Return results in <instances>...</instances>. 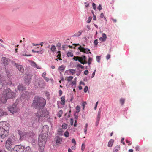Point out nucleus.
Here are the masks:
<instances>
[{"label": "nucleus", "mask_w": 152, "mask_h": 152, "mask_svg": "<svg viewBox=\"0 0 152 152\" xmlns=\"http://www.w3.org/2000/svg\"><path fill=\"white\" fill-rule=\"evenodd\" d=\"M49 130L47 125H44L43 127L42 134L39 137L38 145L39 150L40 152H43L45 144L47 140V133Z\"/></svg>", "instance_id": "obj_1"}, {"label": "nucleus", "mask_w": 152, "mask_h": 152, "mask_svg": "<svg viewBox=\"0 0 152 152\" xmlns=\"http://www.w3.org/2000/svg\"><path fill=\"white\" fill-rule=\"evenodd\" d=\"M9 127V124L6 122H0V137L4 138L8 135Z\"/></svg>", "instance_id": "obj_2"}, {"label": "nucleus", "mask_w": 152, "mask_h": 152, "mask_svg": "<svg viewBox=\"0 0 152 152\" xmlns=\"http://www.w3.org/2000/svg\"><path fill=\"white\" fill-rule=\"evenodd\" d=\"M18 89L20 92L21 96L17 100V104H20V102H22L23 99H28L29 96L30 94L27 91H25V88L22 86L20 85L18 86Z\"/></svg>", "instance_id": "obj_3"}, {"label": "nucleus", "mask_w": 152, "mask_h": 152, "mask_svg": "<svg viewBox=\"0 0 152 152\" xmlns=\"http://www.w3.org/2000/svg\"><path fill=\"white\" fill-rule=\"evenodd\" d=\"M42 105L41 108H39L35 114V115L38 118V120L40 121H43L44 119H45L46 118H49L48 111L46 109H44L45 105Z\"/></svg>", "instance_id": "obj_4"}, {"label": "nucleus", "mask_w": 152, "mask_h": 152, "mask_svg": "<svg viewBox=\"0 0 152 152\" xmlns=\"http://www.w3.org/2000/svg\"><path fill=\"white\" fill-rule=\"evenodd\" d=\"M3 96L0 100V104H4L6 102L7 99L14 97L15 94L10 89L8 88L3 91Z\"/></svg>", "instance_id": "obj_5"}, {"label": "nucleus", "mask_w": 152, "mask_h": 152, "mask_svg": "<svg viewBox=\"0 0 152 152\" xmlns=\"http://www.w3.org/2000/svg\"><path fill=\"white\" fill-rule=\"evenodd\" d=\"M11 152H31V150L29 146L25 148L23 146L18 145L15 146Z\"/></svg>", "instance_id": "obj_6"}, {"label": "nucleus", "mask_w": 152, "mask_h": 152, "mask_svg": "<svg viewBox=\"0 0 152 152\" xmlns=\"http://www.w3.org/2000/svg\"><path fill=\"white\" fill-rule=\"evenodd\" d=\"M16 141L14 137L9 138L6 142L5 146L7 149L10 150L12 146L16 143Z\"/></svg>", "instance_id": "obj_7"}, {"label": "nucleus", "mask_w": 152, "mask_h": 152, "mask_svg": "<svg viewBox=\"0 0 152 152\" xmlns=\"http://www.w3.org/2000/svg\"><path fill=\"white\" fill-rule=\"evenodd\" d=\"M33 103L34 104H45L46 100L42 97L35 96L33 100Z\"/></svg>", "instance_id": "obj_8"}, {"label": "nucleus", "mask_w": 152, "mask_h": 152, "mask_svg": "<svg viewBox=\"0 0 152 152\" xmlns=\"http://www.w3.org/2000/svg\"><path fill=\"white\" fill-rule=\"evenodd\" d=\"M7 107L9 111L12 114L17 112L19 110L16 105H10Z\"/></svg>", "instance_id": "obj_9"}, {"label": "nucleus", "mask_w": 152, "mask_h": 152, "mask_svg": "<svg viewBox=\"0 0 152 152\" xmlns=\"http://www.w3.org/2000/svg\"><path fill=\"white\" fill-rule=\"evenodd\" d=\"M79 49L80 51L82 52H83L85 53L88 54V53H91V52H90V50L87 48H84L82 47L81 46L78 48Z\"/></svg>", "instance_id": "obj_10"}, {"label": "nucleus", "mask_w": 152, "mask_h": 152, "mask_svg": "<svg viewBox=\"0 0 152 152\" xmlns=\"http://www.w3.org/2000/svg\"><path fill=\"white\" fill-rule=\"evenodd\" d=\"M19 133L20 135V139L22 140L25 139L27 136L26 133L25 132L20 131L19 132Z\"/></svg>", "instance_id": "obj_11"}, {"label": "nucleus", "mask_w": 152, "mask_h": 152, "mask_svg": "<svg viewBox=\"0 0 152 152\" xmlns=\"http://www.w3.org/2000/svg\"><path fill=\"white\" fill-rule=\"evenodd\" d=\"M15 65L17 69L21 72H23L24 71V70L23 66L20 65H17L16 63H15Z\"/></svg>", "instance_id": "obj_12"}, {"label": "nucleus", "mask_w": 152, "mask_h": 152, "mask_svg": "<svg viewBox=\"0 0 152 152\" xmlns=\"http://www.w3.org/2000/svg\"><path fill=\"white\" fill-rule=\"evenodd\" d=\"M102 37H100L99 38V40L100 41L103 42L105 41L107 38L106 34L105 33H103L102 34Z\"/></svg>", "instance_id": "obj_13"}, {"label": "nucleus", "mask_w": 152, "mask_h": 152, "mask_svg": "<svg viewBox=\"0 0 152 152\" xmlns=\"http://www.w3.org/2000/svg\"><path fill=\"white\" fill-rule=\"evenodd\" d=\"M31 66L34 67H35L38 69H41V67H40L37 66V64H36V63L34 61H31Z\"/></svg>", "instance_id": "obj_14"}, {"label": "nucleus", "mask_w": 152, "mask_h": 152, "mask_svg": "<svg viewBox=\"0 0 152 152\" xmlns=\"http://www.w3.org/2000/svg\"><path fill=\"white\" fill-rule=\"evenodd\" d=\"M0 116H2L7 115V113L6 112L3 111L2 109L0 107Z\"/></svg>", "instance_id": "obj_15"}, {"label": "nucleus", "mask_w": 152, "mask_h": 152, "mask_svg": "<svg viewBox=\"0 0 152 152\" xmlns=\"http://www.w3.org/2000/svg\"><path fill=\"white\" fill-rule=\"evenodd\" d=\"M62 139L60 137H57V139L56 140V142L57 144H60L62 143Z\"/></svg>", "instance_id": "obj_16"}, {"label": "nucleus", "mask_w": 152, "mask_h": 152, "mask_svg": "<svg viewBox=\"0 0 152 152\" xmlns=\"http://www.w3.org/2000/svg\"><path fill=\"white\" fill-rule=\"evenodd\" d=\"M50 50L53 53H55L56 50V48L54 45H52L51 46Z\"/></svg>", "instance_id": "obj_17"}, {"label": "nucleus", "mask_w": 152, "mask_h": 152, "mask_svg": "<svg viewBox=\"0 0 152 152\" xmlns=\"http://www.w3.org/2000/svg\"><path fill=\"white\" fill-rule=\"evenodd\" d=\"M41 49L40 51H35L34 50H32V51L34 53H40L42 54L44 52V50L42 48H41Z\"/></svg>", "instance_id": "obj_18"}, {"label": "nucleus", "mask_w": 152, "mask_h": 152, "mask_svg": "<svg viewBox=\"0 0 152 152\" xmlns=\"http://www.w3.org/2000/svg\"><path fill=\"white\" fill-rule=\"evenodd\" d=\"M114 142V140L113 139L110 140L108 142V146L109 147H111L112 146Z\"/></svg>", "instance_id": "obj_19"}, {"label": "nucleus", "mask_w": 152, "mask_h": 152, "mask_svg": "<svg viewBox=\"0 0 152 152\" xmlns=\"http://www.w3.org/2000/svg\"><path fill=\"white\" fill-rule=\"evenodd\" d=\"M83 32V31L82 30H80L77 33H75L74 35H73V36H76L78 37L80 35H81L82 32Z\"/></svg>", "instance_id": "obj_20"}, {"label": "nucleus", "mask_w": 152, "mask_h": 152, "mask_svg": "<svg viewBox=\"0 0 152 152\" xmlns=\"http://www.w3.org/2000/svg\"><path fill=\"white\" fill-rule=\"evenodd\" d=\"M1 60L2 61L3 63L5 64H7L8 61L6 57H2Z\"/></svg>", "instance_id": "obj_21"}, {"label": "nucleus", "mask_w": 152, "mask_h": 152, "mask_svg": "<svg viewBox=\"0 0 152 152\" xmlns=\"http://www.w3.org/2000/svg\"><path fill=\"white\" fill-rule=\"evenodd\" d=\"M120 148V146L118 145L115 146L113 151V152H118V149Z\"/></svg>", "instance_id": "obj_22"}, {"label": "nucleus", "mask_w": 152, "mask_h": 152, "mask_svg": "<svg viewBox=\"0 0 152 152\" xmlns=\"http://www.w3.org/2000/svg\"><path fill=\"white\" fill-rule=\"evenodd\" d=\"M77 57L79 59V60H80L81 61L85 60L86 59V57L85 56H83L82 57L78 56Z\"/></svg>", "instance_id": "obj_23"}, {"label": "nucleus", "mask_w": 152, "mask_h": 152, "mask_svg": "<svg viewBox=\"0 0 152 152\" xmlns=\"http://www.w3.org/2000/svg\"><path fill=\"white\" fill-rule=\"evenodd\" d=\"M65 69L64 66L63 65H61L59 68V70L61 72H63Z\"/></svg>", "instance_id": "obj_24"}, {"label": "nucleus", "mask_w": 152, "mask_h": 152, "mask_svg": "<svg viewBox=\"0 0 152 152\" xmlns=\"http://www.w3.org/2000/svg\"><path fill=\"white\" fill-rule=\"evenodd\" d=\"M66 55L68 57H72L73 56V53L70 52H68Z\"/></svg>", "instance_id": "obj_25"}, {"label": "nucleus", "mask_w": 152, "mask_h": 152, "mask_svg": "<svg viewBox=\"0 0 152 152\" xmlns=\"http://www.w3.org/2000/svg\"><path fill=\"white\" fill-rule=\"evenodd\" d=\"M67 127V125L65 123H64L62 125V128L64 129H66Z\"/></svg>", "instance_id": "obj_26"}, {"label": "nucleus", "mask_w": 152, "mask_h": 152, "mask_svg": "<svg viewBox=\"0 0 152 152\" xmlns=\"http://www.w3.org/2000/svg\"><path fill=\"white\" fill-rule=\"evenodd\" d=\"M39 124V122L37 121H35L34 123H33L32 124V125L34 127H36L37 125Z\"/></svg>", "instance_id": "obj_27"}, {"label": "nucleus", "mask_w": 152, "mask_h": 152, "mask_svg": "<svg viewBox=\"0 0 152 152\" xmlns=\"http://www.w3.org/2000/svg\"><path fill=\"white\" fill-rule=\"evenodd\" d=\"M57 53L58 54V55L57 56V57L58 58V59L59 60H62L60 58L61 56V55L60 53V51H58L57 52Z\"/></svg>", "instance_id": "obj_28"}, {"label": "nucleus", "mask_w": 152, "mask_h": 152, "mask_svg": "<svg viewBox=\"0 0 152 152\" xmlns=\"http://www.w3.org/2000/svg\"><path fill=\"white\" fill-rule=\"evenodd\" d=\"M76 111L75 113H78L80 111V106L78 105L76 107Z\"/></svg>", "instance_id": "obj_29"}, {"label": "nucleus", "mask_w": 152, "mask_h": 152, "mask_svg": "<svg viewBox=\"0 0 152 152\" xmlns=\"http://www.w3.org/2000/svg\"><path fill=\"white\" fill-rule=\"evenodd\" d=\"M70 73L73 75L75 73V70L74 69H70L69 70Z\"/></svg>", "instance_id": "obj_30"}, {"label": "nucleus", "mask_w": 152, "mask_h": 152, "mask_svg": "<svg viewBox=\"0 0 152 152\" xmlns=\"http://www.w3.org/2000/svg\"><path fill=\"white\" fill-rule=\"evenodd\" d=\"M62 110H60L58 112L57 115L59 117H61L62 114Z\"/></svg>", "instance_id": "obj_31"}, {"label": "nucleus", "mask_w": 152, "mask_h": 152, "mask_svg": "<svg viewBox=\"0 0 152 152\" xmlns=\"http://www.w3.org/2000/svg\"><path fill=\"white\" fill-rule=\"evenodd\" d=\"M124 101L125 99L124 98H121L120 99V103L122 104H124Z\"/></svg>", "instance_id": "obj_32"}, {"label": "nucleus", "mask_w": 152, "mask_h": 152, "mask_svg": "<svg viewBox=\"0 0 152 152\" xmlns=\"http://www.w3.org/2000/svg\"><path fill=\"white\" fill-rule=\"evenodd\" d=\"M64 135L66 137H68L69 136V133L68 131H66L65 132Z\"/></svg>", "instance_id": "obj_33"}, {"label": "nucleus", "mask_w": 152, "mask_h": 152, "mask_svg": "<svg viewBox=\"0 0 152 152\" xmlns=\"http://www.w3.org/2000/svg\"><path fill=\"white\" fill-rule=\"evenodd\" d=\"M73 78L72 76H69L67 77V80L69 82L70 81L73 79Z\"/></svg>", "instance_id": "obj_34"}, {"label": "nucleus", "mask_w": 152, "mask_h": 152, "mask_svg": "<svg viewBox=\"0 0 152 152\" xmlns=\"http://www.w3.org/2000/svg\"><path fill=\"white\" fill-rule=\"evenodd\" d=\"M77 68H81V69H83V68H84V66H82V65H81L80 64H78L77 65Z\"/></svg>", "instance_id": "obj_35"}, {"label": "nucleus", "mask_w": 152, "mask_h": 152, "mask_svg": "<svg viewBox=\"0 0 152 152\" xmlns=\"http://www.w3.org/2000/svg\"><path fill=\"white\" fill-rule=\"evenodd\" d=\"M92 60V58L90 57H89L88 62L89 65H90L91 64Z\"/></svg>", "instance_id": "obj_36"}, {"label": "nucleus", "mask_w": 152, "mask_h": 152, "mask_svg": "<svg viewBox=\"0 0 152 152\" xmlns=\"http://www.w3.org/2000/svg\"><path fill=\"white\" fill-rule=\"evenodd\" d=\"M61 102H62V103L63 104H64V103H65V101H64L65 97H64V96H62L61 97Z\"/></svg>", "instance_id": "obj_37"}, {"label": "nucleus", "mask_w": 152, "mask_h": 152, "mask_svg": "<svg viewBox=\"0 0 152 152\" xmlns=\"http://www.w3.org/2000/svg\"><path fill=\"white\" fill-rule=\"evenodd\" d=\"M68 46L67 45H63L62 46V48L63 50H65V48H67Z\"/></svg>", "instance_id": "obj_38"}, {"label": "nucleus", "mask_w": 152, "mask_h": 152, "mask_svg": "<svg viewBox=\"0 0 152 152\" xmlns=\"http://www.w3.org/2000/svg\"><path fill=\"white\" fill-rule=\"evenodd\" d=\"M85 148V144L83 143L81 146V150L82 151H84Z\"/></svg>", "instance_id": "obj_39"}, {"label": "nucleus", "mask_w": 152, "mask_h": 152, "mask_svg": "<svg viewBox=\"0 0 152 152\" xmlns=\"http://www.w3.org/2000/svg\"><path fill=\"white\" fill-rule=\"evenodd\" d=\"M91 19H92V17L91 16L89 17L88 18V19L87 20V22L88 23H90L91 22Z\"/></svg>", "instance_id": "obj_40"}, {"label": "nucleus", "mask_w": 152, "mask_h": 152, "mask_svg": "<svg viewBox=\"0 0 152 152\" xmlns=\"http://www.w3.org/2000/svg\"><path fill=\"white\" fill-rule=\"evenodd\" d=\"M88 87L87 86H86L84 89V91L85 93L86 92L88 91Z\"/></svg>", "instance_id": "obj_41"}, {"label": "nucleus", "mask_w": 152, "mask_h": 152, "mask_svg": "<svg viewBox=\"0 0 152 152\" xmlns=\"http://www.w3.org/2000/svg\"><path fill=\"white\" fill-rule=\"evenodd\" d=\"M58 132L59 133V134H61L63 132V130L61 129H59L58 131Z\"/></svg>", "instance_id": "obj_42"}, {"label": "nucleus", "mask_w": 152, "mask_h": 152, "mask_svg": "<svg viewBox=\"0 0 152 152\" xmlns=\"http://www.w3.org/2000/svg\"><path fill=\"white\" fill-rule=\"evenodd\" d=\"M78 61L80 62L82 64H86L87 63V62L86 61H84V62H83L82 61L80 60H78Z\"/></svg>", "instance_id": "obj_43"}, {"label": "nucleus", "mask_w": 152, "mask_h": 152, "mask_svg": "<svg viewBox=\"0 0 152 152\" xmlns=\"http://www.w3.org/2000/svg\"><path fill=\"white\" fill-rule=\"evenodd\" d=\"M92 6L94 10H96V4L94 3H93Z\"/></svg>", "instance_id": "obj_44"}, {"label": "nucleus", "mask_w": 152, "mask_h": 152, "mask_svg": "<svg viewBox=\"0 0 152 152\" xmlns=\"http://www.w3.org/2000/svg\"><path fill=\"white\" fill-rule=\"evenodd\" d=\"M96 60H97V61L98 62H100V57L99 56H96Z\"/></svg>", "instance_id": "obj_45"}, {"label": "nucleus", "mask_w": 152, "mask_h": 152, "mask_svg": "<svg viewBox=\"0 0 152 152\" xmlns=\"http://www.w3.org/2000/svg\"><path fill=\"white\" fill-rule=\"evenodd\" d=\"M72 142L73 143L74 145H76V142L74 139H72Z\"/></svg>", "instance_id": "obj_46"}, {"label": "nucleus", "mask_w": 152, "mask_h": 152, "mask_svg": "<svg viewBox=\"0 0 152 152\" xmlns=\"http://www.w3.org/2000/svg\"><path fill=\"white\" fill-rule=\"evenodd\" d=\"M100 118V114H98L96 120L99 121Z\"/></svg>", "instance_id": "obj_47"}, {"label": "nucleus", "mask_w": 152, "mask_h": 152, "mask_svg": "<svg viewBox=\"0 0 152 152\" xmlns=\"http://www.w3.org/2000/svg\"><path fill=\"white\" fill-rule=\"evenodd\" d=\"M97 9L98 10H100L102 9V7L101 5V4H99L97 7Z\"/></svg>", "instance_id": "obj_48"}, {"label": "nucleus", "mask_w": 152, "mask_h": 152, "mask_svg": "<svg viewBox=\"0 0 152 152\" xmlns=\"http://www.w3.org/2000/svg\"><path fill=\"white\" fill-rule=\"evenodd\" d=\"M73 122H74L73 119L72 118L71 119L70 123V124H71V125L72 126L73 125Z\"/></svg>", "instance_id": "obj_49"}, {"label": "nucleus", "mask_w": 152, "mask_h": 152, "mask_svg": "<svg viewBox=\"0 0 152 152\" xmlns=\"http://www.w3.org/2000/svg\"><path fill=\"white\" fill-rule=\"evenodd\" d=\"M98 40L97 39H96L94 41V43L95 45H97L98 44Z\"/></svg>", "instance_id": "obj_50"}, {"label": "nucleus", "mask_w": 152, "mask_h": 152, "mask_svg": "<svg viewBox=\"0 0 152 152\" xmlns=\"http://www.w3.org/2000/svg\"><path fill=\"white\" fill-rule=\"evenodd\" d=\"M95 72H96V70H95L93 72L92 74V75L91 76V78H93L94 77V76H95Z\"/></svg>", "instance_id": "obj_51"}, {"label": "nucleus", "mask_w": 152, "mask_h": 152, "mask_svg": "<svg viewBox=\"0 0 152 152\" xmlns=\"http://www.w3.org/2000/svg\"><path fill=\"white\" fill-rule=\"evenodd\" d=\"M84 73L85 75H87L88 74L89 72L88 70H86L84 71Z\"/></svg>", "instance_id": "obj_52"}, {"label": "nucleus", "mask_w": 152, "mask_h": 152, "mask_svg": "<svg viewBox=\"0 0 152 152\" xmlns=\"http://www.w3.org/2000/svg\"><path fill=\"white\" fill-rule=\"evenodd\" d=\"M110 55L109 54H108L106 56V58L107 60H108L110 58Z\"/></svg>", "instance_id": "obj_53"}, {"label": "nucleus", "mask_w": 152, "mask_h": 152, "mask_svg": "<svg viewBox=\"0 0 152 152\" xmlns=\"http://www.w3.org/2000/svg\"><path fill=\"white\" fill-rule=\"evenodd\" d=\"M87 130V128L84 127V133H85V134H86Z\"/></svg>", "instance_id": "obj_54"}, {"label": "nucleus", "mask_w": 152, "mask_h": 152, "mask_svg": "<svg viewBox=\"0 0 152 152\" xmlns=\"http://www.w3.org/2000/svg\"><path fill=\"white\" fill-rule=\"evenodd\" d=\"M41 105H35V106L34 107V108H39L40 107V106Z\"/></svg>", "instance_id": "obj_55"}, {"label": "nucleus", "mask_w": 152, "mask_h": 152, "mask_svg": "<svg viewBox=\"0 0 152 152\" xmlns=\"http://www.w3.org/2000/svg\"><path fill=\"white\" fill-rule=\"evenodd\" d=\"M126 142L128 143V145H130L131 144V143L130 142V141H129L128 140H126Z\"/></svg>", "instance_id": "obj_56"}, {"label": "nucleus", "mask_w": 152, "mask_h": 152, "mask_svg": "<svg viewBox=\"0 0 152 152\" xmlns=\"http://www.w3.org/2000/svg\"><path fill=\"white\" fill-rule=\"evenodd\" d=\"M75 145H74V146H72L71 148L73 150H75L76 148Z\"/></svg>", "instance_id": "obj_57"}, {"label": "nucleus", "mask_w": 152, "mask_h": 152, "mask_svg": "<svg viewBox=\"0 0 152 152\" xmlns=\"http://www.w3.org/2000/svg\"><path fill=\"white\" fill-rule=\"evenodd\" d=\"M72 86L74 85H76V82L75 81H74L72 82Z\"/></svg>", "instance_id": "obj_58"}, {"label": "nucleus", "mask_w": 152, "mask_h": 152, "mask_svg": "<svg viewBox=\"0 0 152 152\" xmlns=\"http://www.w3.org/2000/svg\"><path fill=\"white\" fill-rule=\"evenodd\" d=\"M46 74V73L45 72H43L42 73V76L44 78L46 77H45Z\"/></svg>", "instance_id": "obj_59"}, {"label": "nucleus", "mask_w": 152, "mask_h": 152, "mask_svg": "<svg viewBox=\"0 0 152 152\" xmlns=\"http://www.w3.org/2000/svg\"><path fill=\"white\" fill-rule=\"evenodd\" d=\"M99 121L96 120V123H95V125L96 126H97L98 125L99 123Z\"/></svg>", "instance_id": "obj_60"}, {"label": "nucleus", "mask_w": 152, "mask_h": 152, "mask_svg": "<svg viewBox=\"0 0 152 152\" xmlns=\"http://www.w3.org/2000/svg\"><path fill=\"white\" fill-rule=\"evenodd\" d=\"M44 78L45 79V80L47 82L49 80V79L47 77H45Z\"/></svg>", "instance_id": "obj_61"}, {"label": "nucleus", "mask_w": 152, "mask_h": 152, "mask_svg": "<svg viewBox=\"0 0 152 152\" xmlns=\"http://www.w3.org/2000/svg\"><path fill=\"white\" fill-rule=\"evenodd\" d=\"M56 46L57 47L60 48L61 46V43H58L57 44Z\"/></svg>", "instance_id": "obj_62"}, {"label": "nucleus", "mask_w": 152, "mask_h": 152, "mask_svg": "<svg viewBox=\"0 0 152 152\" xmlns=\"http://www.w3.org/2000/svg\"><path fill=\"white\" fill-rule=\"evenodd\" d=\"M80 85H83V86H85V83H84V82H82V81H81L80 82Z\"/></svg>", "instance_id": "obj_63"}, {"label": "nucleus", "mask_w": 152, "mask_h": 152, "mask_svg": "<svg viewBox=\"0 0 152 152\" xmlns=\"http://www.w3.org/2000/svg\"><path fill=\"white\" fill-rule=\"evenodd\" d=\"M85 5L86 7H88L89 5V4L87 2L85 3Z\"/></svg>", "instance_id": "obj_64"}]
</instances>
